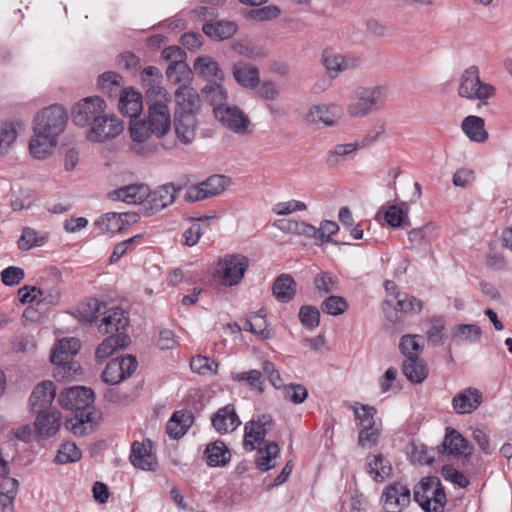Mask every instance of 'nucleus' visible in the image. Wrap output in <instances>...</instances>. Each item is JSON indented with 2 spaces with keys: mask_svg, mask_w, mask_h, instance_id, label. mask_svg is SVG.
<instances>
[{
  "mask_svg": "<svg viewBox=\"0 0 512 512\" xmlns=\"http://www.w3.org/2000/svg\"><path fill=\"white\" fill-rule=\"evenodd\" d=\"M171 98L168 92L159 86H151L146 91L148 105V124L157 138L166 135L171 128V115L169 103Z\"/></svg>",
  "mask_w": 512,
  "mask_h": 512,
  "instance_id": "f257e3e1",
  "label": "nucleus"
},
{
  "mask_svg": "<svg viewBox=\"0 0 512 512\" xmlns=\"http://www.w3.org/2000/svg\"><path fill=\"white\" fill-rule=\"evenodd\" d=\"M80 348L81 343L76 338H63L58 341L50 356L55 365L54 377L58 381H69L80 371V364L74 360Z\"/></svg>",
  "mask_w": 512,
  "mask_h": 512,
  "instance_id": "f03ea898",
  "label": "nucleus"
},
{
  "mask_svg": "<svg viewBox=\"0 0 512 512\" xmlns=\"http://www.w3.org/2000/svg\"><path fill=\"white\" fill-rule=\"evenodd\" d=\"M387 98L385 86L358 87L354 90L347 108L351 117L362 118L381 109Z\"/></svg>",
  "mask_w": 512,
  "mask_h": 512,
  "instance_id": "7ed1b4c3",
  "label": "nucleus"
},
{
  "mask_svg": "<svg viewBox=\"0 0 512 512\" xmlns=\"http://www.w3.org/2000/svg\"><path fill=\"white\" fill-rule=\"evenodd\" d=\"M414 500L425 512H443L446 494L437 476H428L414 488Z\"/></svg>",
  "mask_w": 512,
  "mask_h": 512,
  "instance_id": "20e7f679",
  "label": "nucleus"
},
{
  "mask_svg": "<svg viewBox=\"0 0 512 512\" xmlns=\"http://www.w3.org/2000/svg\"><path fill=\"white\" fill-rule=\"evenodd\" d=\"M33 132L46 134L58 139L68 123L67 110L60 104H53L40 110L34 117Z\"/></svg>",
  "mask_w": 512,
  "mask_h": 512,
  "instance_id": "39448f33",
  "label": "nucleus"
},
{
  "mask_svg": "<svg viewBox=\"0 0 512 512\" xmlns=\"http://www.w3.org/2000/svg\"><path fill=\"white\" fill-rule=\"evenodd\" d=\"M195 70H199L201 76L207 80V84L202 89V93L207 102L213 106V113L216 108H224L227 106V93L220 84L224 79V73L220 66H194Z\"/></svg>",
  "mask_w": 512,
  "mask_h": 512,
  "instance_id": "423d86ee",
  "label": "nucleus"
},
{
  "mask_svg": "<svg viewBox=\"0 0 512 512\" xmlns=\"http://www.w3.org/2000/svg\"><path fill=\"white\" fill-rule=\"evenodd\" d=\"M458 94L463 98L482 101L493 97L495 88L481 81L477 66H470L461 75Z\"/></svg>",
  "mask_w": 512,
  "mask_h": 512,
  "instance_id": "0eeeda50",
  "label": "nucleus"
},
{
  "mask_svg": "<svg viewBox=\"0 0 512 512\" xmlns=\"http://www.w3.org/2000/svg\"><path fill=\"white\" fill-rule=\"evenodd\" d=\"M106 110L107 103L100 96L85 97L73 105L72 121L76 126L90 127Z\"/></svg>",
  "mask_w": 512,
  "mask_h": 512,
  "instance_id": "6e6552de",
  "label": "nucleus"
},
{
  "mask_svg": "<svg viewBox=\"0 0 512 512\" xmlns=\"http://www.w3.org/2000/svg\"><path fill=\"white\" fill-rule=\"evenodd\" d=\"M249 266V260L242 254H227L218 261L216 273L223 285H237Z\"/></svg>",
  "mask_w": 512,
  "mask_h": 512,
  "instance_id": "1a4fd4ad",
  "label": "nucleus"
},
{
  "mask_svg": "<svg viewBox=\"0 0 512 512\" xmlns=\"http://www.w3.org/2000/svg\"><path fill=\"white\" fill-rule=\"evenodd\" d=\"M123 130V122L115 114L105 111L89 127L87 139L95 143H104L119 136Z\"/></svg>",
  "mask_w": 512,
  "mask_h": 512,
  "instance_id": "9d476101",
  "label": "nucleus"
},
{
  "mask_svg": "<svg viewBox=\"0 0 512 512\" xmlns=\"http://www.w3.org/2000/svg\"><path fill=\"white\" fill-rule=\"evenodd\" d=\"M274 420L269 414H261L245 424L243 444L246 450L253 451L260 446L267 433L273 428Z\"/></svg>",
  "mask_w": 512,
  "mask_h": 512,
  "instance_id": "9b49d317",
  "label": "nucleus"
},
{
  "mask_svg": "<svg viewBox=\"0 0 512 512\" xmlns=\"http://www.w3.org/2000/svg\"><path fill=\"white\" fill-rule=\"evenodd\" d=\"M137 365V359L133 355L117 357L106 365L101 377L104 382L115 385L131 376Z\"/></svg>",
  "mask_w": 512,
  "mask_h": 512,
  "instance_id": "f8f14e48",
  "label": "nucleus"
},
{
  "mask_svg": "<svg viewBox=\"0 0 512 512\" xmlns=\"http://www.w3.org/2000/svg\"><path fill=\"white\" fill-rule=\"evenodd\" d=\"M58 400L63 408L80 413L89 411L94 403V392L91 388L83 386L70 387L60 393Z\"/></svg>",
  "mask_w": 512,
  "mask_h": 512,
  "instance_id": "ddd939ff",
  "label": "nucleus"
},
{
  "mask_svg": "<svg viewBox=\"0 0 512 512\" xmlns=\"http://www.w3.org/2000/svg\"><path fill=\"white\" fill-rule=\"evenodd\" d=\"M381 501L386 512H401L410 504V489L401 482H393L383 489Z\"/></svg>",
  "mask_w": 512,
  "mask_h": 512,
  "instance_id": "4468645a",
  "label": "nucleus"
},
{
  "mask_svg": "<svg viewBox=\"0 0 512 512\" xmlns=\"http://www.w3.org/2000/svg\"><path fill=\"white\" fill-rule=\"evenodd\" d=\"M226 188V178L222 175H212L205 181L190 186L185 194L189 202H197L221 194Z\"/></svg>",
  "mask_w": 512,
  "mask_h": 512,
  "instance_id": "2eb2a0df",
  "label": "nucleus"
},
{
  "mask_svg": "<svg viewBox=\"0 0 512 512\" xmlns=\"http://www.w3.org/2000/svg\"><path fill=\"white\" fill-rule=\"evenodd\" d=\"M384 132V125L379 127L374 134H367L360 143H346L337 144L327 152L326 164L329 167H335L339 165L347 156L351 155L359 148L365 147L378 139V137Z\"/></svg>",
  "mask_w": 512,
  "mask_h": 512,
  "instance_id": "dca6fc26",
  "label": "nucleus"
},
{
  "mask_svg": "<svg viewBox=\"0 0 512 512\" xmlns=\"http://www.w3.org/2000/svg\"><path fill=\"white\" fill-rule=\"evenodd\" d=\"M341 115L342 110L336 104H315L308 109L304 122L308 125L323 124L332 127L338 124Z\"/></svg>",
  "mask_w": 512,
  "mask_h": 512,
  "instance_id": "f3484780",
  "label": "nucleus"
},
{
  "mask_svg": "<svg viewBox=\"0 0 512 512\" xmlns=\"http://www.w3.org/2000/svg\"><path fill=\"white\" fill-rule=\"evenodd\" d=\"M215 118L225 127L237 134H244L248 131L250 121L248 117L236 106H226L215 109Z\"/></svg>",
  "mask_w": 512,
  "mask_h": 512,
  "instance_id": "a211bd4d",
  "label": "nucleus"
},
{
  "mask_svg": "<svg viewBox=\"0 0 512 512\" xmlns=\"http://www.w3.org/2000/svg\"><path fill=\"white\" fill-rule=\"evenodd\" d=\"M179 190L180 188L177 189L173 183L159 186L154 191L150 190L147 204H145L147 214L153 215L171 205L175 201Z\"/></svg>",
  "mask_w": 512,
  "mask_h": 512,
  "instance_id": "6ab92c4d",
  "label": "nucleus"
},
{
  "mask_svg": "<svg viewBox=\"0 0 512 512\" xmlns=\"http://www.w3.org/2000/svg\"><path fill=\"white\" fill-rule=\"evenodd\" d=\"M174 116H196L201 108V99L192 87H178L175 91Z\"/></svg>",
  "mask_w": 512,
  "mask_h": 512,
  "instance_id": "aec40b11",
  "label": "nucleus"
},
{
  "mask_svg": "<svg viewBox=\"0 0 512 512\" xmlns=\"http://www.w3.org/2000/svg\"><path fill=\"white\" fill-rule=\"evenodd\" d=\"M150 188L146 184H131L123 186L109 193L113 201H123L128 204H147Z\"/></svg>",
  "mask_w": 512,
  "mask_h": 512,
  "instance_id": "412c9836",
  "label": "nucleus"
},
{
  "mask_svg": "<svg viewBox=\"0 0 512 512\" xmlns=\"http://www.w3.org/2000/svg\"><path fill=\"white\" fill-rule=\"evenodd\" d=\"M129 325V318L125 311L119 307H114L103 311L101 323L98 330L102 334H118L125 330Z\"/></svg>",
  "mask_w": 512,
  "mask_h": 512,
  "instance_id": "4be33fe9",
  "label": "nucleus"
},
{
  "mask_svg": "<svg viewBox=\"0 0 512 512\" xmlns=\"http://www.w3.org/2000/svg\"><path fill=\"white\" fill-rule=\"evenodd\" d=\"M129 133L133 142L131 149L135 153L139 155H146L152 152V149L143 146V144L150 138V136L154 135L151 130V125L148 124V121L138 118L131 119L129 125Z\"/></svg>",
  "mask_w": 512,
  "mask_h": 512,
  "instance_id": "5701e85b",
  "label": "nucleus"
},
{
  "mask_svg": "<svg viewBox=\"0 0 512 512\" xmlns=\"http://www.w3.org/2000/svg\"><path fill=\"white\" fill-rule=\"evenodd\" d=\"M18 296L22 303L36 302L37 306H53L60 300L59 291H48L35 286L20 288Z\"/></svg>",
  "mask_w": 512,
  "mask_h": 512,
  "instance_id": "b1692460",
  "label": "nucleus"
},
{
  "mask_svg": "<svg viewBox=\"0 0 512 512\" xmlns=\"http://www.w3.org/2000/svg\"><path fill=\"white\" fill-rule=\"evenodd\" d=\"M365 471L375 482H384L392 476L391 462L381 453L370 454L365 460Z\"/></svg>",
  "mask_w": 512,
  "mask_h": 512,
  "instance_id": "393cba45",
  "label": "nucleus"
},
{
  "mask_svg": "<svg viewBox=\"0 0 512 512\" xmlns=\"http://www.w3.org/2000/svg\"><path fill=\"white\" fill-rule=\"evenodd\" d=\"M482 403V393L473 387L458 392L452 399L453 409L457 414H469Z\"/></svg>",
  "mask_w": 512,
  "mask_h": 512,
  "instance_id": "a878e982",
  "label": "nucleus"
},
{
  "mask_svg": "<svg viewBox=\"0 0 512 512\" xmlns=\"http://www.w3.org/2000/svg\"><path fill=\"white\" fill-rule=\"evenodd\" d=\"M56 396V389L52 381L39 383L32 391L29 403L34 412L47 411Z\"/></svg>",
  "mask_w": 512,
  "mask_h": 512,
  "instance_id": "bb28decb",
  "label": "nucleus"
},
{
  "mask_svg": "<svg viewBox=\"0 0 512 512\" xmlns=\"http://www.w3.org/2000/svg\"><path fill=\"white\" fill-rule=\"evenodd\" d=\"M212 425L220 434L236 430L241 421L233 404L220 408L211 418Z\"/></svg>",
  "mask_w": 512,
  "mask_h": 512,
  "instance_id": "cd10ccee",
  "label": "nucleus"
},
{
  "mask_svg": "<svg viewBox=\"0 0 512 512\" xmlns=\"http://www.w3.org/2000/svg\"><path fill=\"white\" fill-rule=\"evenodd\" d=\"M130 462L136 468L142 470H154L156 461L155 456L152 454V444L148 440L147 442L135 441L132 444Z\"/></svg>",
  "mask_w": 512,
  "mask_h": 512,
  "instance_id": "c85d7f7f",
  "label": "nucleus"
},
{
  "mask_svg": "<svg viewBox=\"0 0 512 512\" xmlns=\"http://www.w3.org/2000/svg\"><path fill=\"white\" fill-rule=\"evenodd\" d=\"M35 420L37 434L44 438L54 436L61 426V414L57 410L40 411Z\"/></svg>",
  "mask_w": 512,
  "mask_h": 512,
  "instance_id": "c756f323",
  "label": "nucleus"
},
{
  "mask_svg": "<svg viewBox=\"0 0 512 512\" xmlns=\"http://www.w3.org/2000/svg\"><path fill=\"white\" fill-rule=\"evenodd\" d=\"M119 110L130 119L138 118L143 110V98L141 93L133 88H125L119 98Z\"/></svg>",
  "mask_w": 512,
  "mask_h": 512,
  "instance_id": "7c9ffc66",
  "label": "nucleus"
},
{
  "mask_svg": "<svg viewBox=\"0 0 512 512\" xmlns=\"http://www.w3.org/2000/svg\"><path fill=\"white\" fill-rule=\"evenodd\" d=\"M442 446L451 455H463L466 458L472 455V447L468 441L453 428L446 429Z\"/></svg>",
  "mask_w": 512,
  "mask_h": 512,
  "instance_id": "2f4dec72",
  "label": "nucleus"
},
{
  "mask_svg": "<svg viewBox=\"0 0 512 512\" xmlns=\"http://www.w3.org/2000/svg\"><path fill=\"white\" fill-rule=\"evenodd\" d=\"M297 284L289 274L279 275L273 282L272 292L274 297L282 303H288L296 295Z\"/></svg>",
  "mask_w": 512,
  "mask_h": 512,
  "instance_id": "473e14b6",
  "label": "nucleus"
},
{
  "mask_svg": "<svg viewBox=\"0 0 512 512\" xmlns=\"http://www.w3.org/2000/svg\"><path fill=\"white\" fill-rule=\"evenodd\" d=\"M95 414L91 411L76 413L74 418L68 419L65 423L67 429L76 436H84L94 431Z\"/></svg>",
  "mask_w": 512,
  "mask_h": 512,
  "instance_id": "72a5a7b5",
  "label": "nucleus"
},
{
  "mask_svg": "<svg viewBox=\"0 0 512 512\" xmlns=\"http://www.w3.org/2000/svg\"><path fill=\"white\" fill-rule=\"evenodd\" d=\"M403 374L414 383H422L428 376V368L425 362L418 356H409L402 365Z\"/></svg>",
  "mask_w": 512,
  "mask_h": 512,
  "instance_id": "f704fd0d",
  "label": "nucleus"
},
{
  "mask_svg": "<svg viewBox=\"0 0 512 512\" xmlns=\"http://www.w3.org/2000/svg\"><path fill=\"white\" fill-rule=\"evenodd\" d=\"M57 145V139L46 134L34 133L29 142L31 155L37 159H44L52 154Z\"/></svg>",
  "mask_w": 512,
  "mask_h": 512,
  "instance_id": "c9c22d12",
  "label": "nucleus"
},
{
  "mask_svg": "<svg viewBox=\"0 0 512 512\" xmlns=\"http://www.w3.org/2000/svg\"><path fill=\"white\" fill-rule=\"evenodd\" d=\"M130 343V338L124 333H118L108 336L96 349L95 356L97 360H104L113 354L118 348H124Z\"/></svg>",
  "mask_w": 512,
  "mask_h": 512,
  "instance_id": "e433bc0d",
  "label": "nucleus"
},
{
  "mask_svg": "<svg viewBox=\"0 0 512 512\" xmlns=\"http://www.w3.org/2000/svg\"><path fill=\"white\" fill-rule=\"evenodd\" d=\"M238 26L233 21H217L203 25V32L211 39L222 41L232 37L237 32Z\"/></svg>",
  "mask_w": 512,
  "mask_h": 512,
  "instance_id": "4c0bfd02",
  "label": "nucleus"
},
{
  "mask_svg": "<svg viewBox=\"0 0 512 512\" xmlns=\"http://www.w3.org/2000/svg\"><path fill=\"white\" fill-rule=\"evenodd\" d=\"M175 132L179 140L184 144L191 143L196 136V116H174Z\"/></svg>",
  "mask_w": 512,
  "mask_h": 512,
  "instance_id": "58836bf2",
  "label": "nucleus"
},
{
  "mask_svg": "<svg viewBox=\"0 0 512 512\" xmlns=\"http://www.w3.org/2000/svg\"><path fill=\"white\" fill-rule=\"evenodd\" d=\"M463 132L474 142H484L488 138L485 122L481 117L470 115L464 118L461 124Z\"/></svg>",
  "mask_w": 512,
  "mask_h": 512,
  "instance_id": "ea45409f",
  "label": "nucleus"
},
{
  "mask_svg": "<svg viewBox=\"0 0 512 512\" xmlns=\"http://www.w3.org/2000/svg\"><path fill=\"white\" fill-rule=\"evenodd\" d=\"M207 464L211 467L225 466L231 459V453L224 442L217 440L205 449Z\"/></svg>",
  "mask_w": 512,
  "mask_h": 512,
  "instance_id": "a19ab883",
  "label": "nucleus"
},
{
  "mask_svg": "<svg viewBox=\"0 0 512 512\" xmlns=\"http://www.w3.org/2000/svg\"><path fill=\"white\" fill-rule=\"evenodd\" d=\"M231 379L236 383H245L251 390H256L260 394L265 390L263 373L256 369L231 373Z\"/></svg>",
  "mask_w": 512,
  "mask_h": 512,
  "instance_id": "79ce46f5",
  "label": "nucleus"
},
{
  "mask_svg": "<svg viewBox=\"0 0 512 512\" xmlns=\"http://www.w3.org/2000/svg\"><path fill=\"white\" fill-rule=\"evenodd\" d=\"M47 239V233L37 231L31 227H24L22 229V234L17 241V245L21 251H28L34 247L44 245Z\"/></svg>",
  "mask_w": 512,
  "mask_h": 512,
  "instance_id": "37998d69",
  "label": "nucleus"
},
{
  "mask_svg": "<svg viewBox=\"0 0 512 512\" xmlns=\"http://www.w3.org/2000/svg\"><path fill=\"white\" fill-rule=\"evenodd\" d=\"M280 448L274 441L266 442L264 448L258 449V468L262 471H268L275 467V460L279 457Z\"/></svg>",
  "mask_w": 512,
  "mask_h": 512,
  "instance_id": "c03bdc74",
  "label": "nucleus"
},
{
  "mask_svg": "<svg viewBox=\"0 0 512 512\" xmlns=\"http://www.w3.org/2000/svg\"><path fill=\"white\" fill-rule=\"evenodd\" d=\"M409 206L406 202L400 205H390L385 211L384 218L391 227L410 226L408 219Z\"/></svg>",
  "mask_w": 512,
  "mask_h": 512,
  "instance_id": "a18cd8bd",
  "label": "nucleus"
},
{
  "mask_svg": "<svg viewBox=\"0 0 512 512\" xmlns=\"http://www.w3.org/2000/svg\"><path fill=\"white\" fill-rule=\"evenodd\" d=\"M482 330L475 324L457 325L452 332V340L456 344L473 343L480 339Z\"/></svg>",
  "mask_w": 512,
  "mask_h": 512,
  "instance_id": "49530a36",
  "label": "nucleus"
},
{
  "mask_svg": "<svg viewBox=\"0 0 512 512\" xmlns=\"http://www.w3.org/2000/svg\"><path fill=\"white\" fill-rule=\"evenodd\" d=\"M233 74L236 81L245 88H255L260 82L256 66H234Z\"/></svg>",
  "mask_w": 512,
  "mask_h": 512,
  "instance_id": "de8ad7c7",
  "label": "nucleus"
},
{
  "mask_svg": "<svg viewBox=\"0 0 512 512\" xmlns=\"http://www.w3.org/2000/svg\"><path fill=\"white\" fill-rule=\"evenodd\" d=\"M106 306L97 300H90L78 309L79 320L83 323H96L103 315Z\"/></svg>",
  "mask_w": 512,
  "mask_h": 512,
  "instance_id": "09e8293b",
  "label": "nucleus"
},
{
  "mask_svg": "<svg viewBox=\"0 0 512 512\" xmlns=\"http://www.w3.org/2000/svg\"><path fill=\"white\" fill-rule=\"evenodd\" d=\"M166 76L171 83L180 84L179 87H190L193 71L190 66H167Z\"/></svg>",
  "mask_w": 512,
  "mask_h": 512,
  "instance_id": "8fccbe9b",
  "label": "nucleus"
},
{
  "mask_svg": "<svg viewBox=\"0 0 512 512\" xmlns=\"http://www.w3.org/2000/svg\"><path fill=\"white\" fill-rule=\"evenodd\" d=\"M350 408L354 412L356 425L362 426L363 428L377 424L374 419L377 410L373 406L354 403Z\"/></svg>",
  "mask_w": 512,
  "mask_h": 512,
  "instance_id": "3c124183",
  "label": "nucleus"
},
{
  "mask_svg": "<svg viewBox=\"0 0 512 512\" xmlns=\"http://www.w3.org/2000/svg\"><path fill=\"white\" fill-rule=\"evenodd\" d=\"M81 451L74 442L66 441L58 449L54 462L57 464H67L81 459Z\"/></svg>",
  "mask_w": 512,
  "mask_h": 512,
  "instance_id": "603ef678",
  "label": "nucleus"
},
{
  "mask_svg": "<svg viewBox=\"0 0 512 512\" xmlns=\"http://www.w3.org/2000/svg\"><path fill=\"white\" fill-rule=\"evenodd\" d=\"M394 299L396 300V305L394 306L396 311L407 314L420 313L422 310V301L413 296L397 293V295L394 296Z\"/></svg>",
  "mask_w": 512,
  "mask_h": 512,
  "instance_id": "864d4df0",
  "label": "nucleus"
},
{
  "mask_svg": "<svg viewBox=\"0 0 512 512\" xmlns=\"http://www.w3.org/2000/svg\"><path fill=\"white\" fill-rule=\"evenodd\" d=\"M218 363L209 357L197 355L191 358L190 368L200 375L216 374Z\"/></svg>",
  "mask_w": 512,
  "mask_h": 512,
  "instance_id": "5fc2aeb1",
  "label": "nucleus"
},
{
  "mask_svg": "<svg viewBox=\"0 0 512 512\" xmlns=\"http://www.w3.org/2000/svg\"><path fill=\"white\" fill-rule=\"evenodd\" d=\"M423 344L424 338L420 335H404L400 340L399 349L407 359L409 356H418Z\"/></svg>",
  "mask_w": 512,
  "mask_h": 512,
  "instance_id": "6e6d98bb",
  "label": "nucleus"
},
{
  "mask_svg": "<svg viewBox=\"0 0 512 512\" xmlns=\"http://www.w3.org/2000/svg\"><path fill=\"white\" fill-rule=\"evenodd\" d=\"M122 77L115 72H105L99 76L98 85L100 90L112 96L116 94L121 87Z\"/></svg>",
  "mask_w": 512,
  "mask_h": 512,
  "instance_id": "4d7b16f0",
  "label": "nucleus"
},
{
  "mask_svg": "<svg viewBox=\"0 0 512 512\" xmlns=\"http://www.w3.org/2000/svg\"><path fill=\"white\" fill-rule=\"evenodd\" d=\"M357 61L354 55L341 53L332 47L325 48L321 54L322 64H353Z\"/></svg>",
  "mask_w": 512,
  "mask_h": 512,
  "instance_id": "13d9d810",
  "label": "nucleus"
},
{
  "mask_svg": "<svg viewBox=\"0 0 512 512\" xmlns=\"http://www.w3.org/2000/svg\"><path fill=\"white\" fill-rule=\"evenodd\" d=\"M381 435V424H374L363 427L358 435V444L363 447H372L377 445Z\"/></svg>",
  "mask_w": 512,
  "mask_h": 512,
  "instance_id": "bf43d9fd",
  "label": "nucleus"
},
{
  "mask_svg": "<svg viewBox=\"0 0 512 512\" xmlns=\"http://www.w3.org/2000/svg\"><path fill=\"white\" fill-rule=\"evenodd\" d=\"M299 319L307 330H314L319 325L320 312L315 306L304 305L299 310Z\"/></svg>",
  "mask_w": 512,
  "mask_h": 512,
  "instance_id": "052dcab7",
  "label": "nucleus"
},
{
  "mask_svg": "<svg viewBox=\"0 0 512 512\" xmlns=\"http://www.w3.org/2000/svg\"><path fill=\"white\" fill-rule=\"evenodd\" d=\"M348 304L343 297L329 296L326 298L322 305V311L333 316L343 314L347 310Z\"/></svg>",
  "mask_w": 512,
  "mask_h": 512,
  "instance_id": "680f3d73",
  "label": "nucleus"
},
{
  "mask_svg": "<svg viewBox=\"0 0 512 512\" xmlns=\"http://www.w3.org/2000/svg\"><path fill=\"white\" fill-rule=\"evenodd\" d=\"M34 195L28 189H20L12 194L11 207L14 211L29 209L34 202Z\"/></svg>",
  "mask_w": 512,
  "mask_h": 512,
  "instance_id": "e2e57ef3",
  "label": "nucleus"
},
{
  "mask_svg": "<svg viewBox=\"0 0 512 512\" xmlns=\"http://www.w3.org/2000/svg\"><path fill=\"white\" fill-rule=\"evenodd\" d=\"M142 240V235H135L127 240L117 243L113 249V253L110 257V263L118 262L123 256H125L136 244H139Z\"/></svg>",
  "mask_w": 512,
  "mask_h": 512,
  "instance_id": "0e129e2a",
  "label": "nucleus"
},
{
  "mask_svg": "<svg viewBox=\"0 0 512 512\" xmlns=\"http://www.w3.org/2000/svg\"><path fill=\"white\" fill-rule=\"evenodd\" d=\"M435 226L432 223H427L426 225L414 228L409 231L408 239L412 245H422L430 241L431 234L434 231Z\"/></svg>",
  "mask_w": 512,
  "mask_h": 512,
  "instance_id": "69168bd1",
  "label": "nucleus"
},
{
  "mask_svg": "<svg viewBox=\"0 0 512 512\" xmlns=\"http://www.w3.org/2000/svg\"><path fill=\"white\" fill-rule=\"evenodd\" d=\"M314 287L321 295L334 292L338 289L337 281L329 273L317 274L314 278Z\"/></svg>",
  "mask_w": 512,
  "mask_h": 512,
  "instance_id": "338daca9",
  "label": "nucleus"
},
{
  "mask_svg": "<svg viewBox=\"0 0 512 512\" xmlns=\"http://www.w3.org/2000/svg\"><path fill=\"white\" fill-rule=\"evenodd\" d=\"M284 398L290 400L294 404L303 403L307 396V389L301 384H290L283 386Z\"/></svg>",
  "mask_w": 512,
  "mask_h": 512,
  "instance_id": "774afa93",
  "label": "nucleus"
}]
</instances>
